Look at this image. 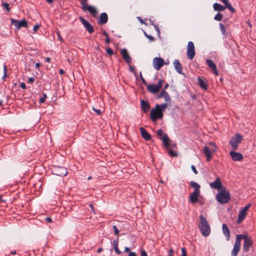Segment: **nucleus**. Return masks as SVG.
I'll return each instance as SVG.
<instances>
[{
    "label": "nucleus",
    "mask_w": 256,
    "mask_h": 256,
    "mask_svg": "<svg viewBox=\"0 0 256 256\" xmlns=\"http://www.w3.org/2000/svg\"><path fill=\"white\" fill-rule=\"evenodd\" d=\"M199 219L200 222L198 228L202 232V234L204 236H207L210 232V226L204 215H200Z\"/></svg>",
    "instance_id": "1"
},
{
    "label": "nucleus",
    "mask_w": 256,
    "mask_h": 256,
    "mask_svg": "<svg viewBox=\"0 0 256 256\" xmlns=\"http://www.w3.org/2000/svg\"><path fill=\"white\" fill-rule=\"evenodd\" d=\"M230 194L225 187L222 188L216 194V198L218 202L222 204H226L230 200Z\"/></svg>",
    "instance_id": "2"
},
{
    "label": "nucleus",
    "mask_w": 256,
    "mask_h": 256,
    "mask_svg": "<svg viewBox=\"0 0 256 256\" xmlns=\"http://www.w3.org/2000/svg\"><path fill=\"white\" fill-rule=\"evenodd\" d=\"M158 108L159 104H156L155 108L150 110V118L153 122H156L158 119H162L163 118V112H162L161 110H159Z\"/></svg>",
    "instance_id": "3"
},
{
    "label": "nucleus",
    "mask_w": 256,
    "mask_h": 256,
    "mask_svg": "<svg viewBox=\"0 0 256 256\" xmlns=\"http://www.w3.org/2000/svg\"><path fill=\"white\" fill-rule=\"evenodd\" d=\"M212 146L211 148L206 146L203 148L202 152L206 158L207 162H210L211 160L213 154L216 152V150L217 147L216 145Z\"/></svg>",
    "instance_id": "4"
},
{
    "label": "nucleus",
    "mask_w": 256,
    "mask_h": 256,
    "mask_svg": "<svg viewBox=\"0 0 256 256\" xmlns=\"http://www.w3.org/2000/svg\"><path fill=\"white\" fill-rule=\"evenodd\" d=\"M163 82L164 80L162 79H160L158 80L157 84H148L146 86L147 90L152 94H156L159 92L160 88L162 86Z\"/></svg>",
    "instance_id": "5"
},
{
    "label": "nucleus",
    "mask_w": 256,
    "mask_h": 256,
    "mask_svg": "<svg viewBox=\"0 0 256 256\" xmlns=\"http://www.w3.org/2000/svg\"><path fill=\"white\" fill-rule=\"evenodd\" d=\"M11 24L14 25L16 27V29L18 30L22 28H28V24L26 20H18L14 18H10Z\"/></svg>",
    "instance_id": "6"
},
{
    "label": "nucleus",
    "mask_w": 256,
    "mask_h": 256,
    "mask_svg": "<svg viewBox=\"0 0 256 256\" xmlns=\"http://www.w3.org/2000/svg\"><path fill=\"white\" fill-rule=\"evenodd\" d=\"M81 4L82 6V9L84 12L88 11L92 16H96L98 11L94 6L88 5L84 2H82Z\"/></svg>",
    "instance_id": "7"
},
{
    "label": "nucleus",
    "mask_w": 256,
    "mask_h": 256,
    "mask_svg": "<svg viewBox=\"0 0 256 256\" xmlns=\"http://www.w3.org/2000/svg\"><path fill=\"white\" fill-rule=\"evenodd\" d=\"M156 135L158 138L162 140V144H170L171 142L167 134L161 129L158 130L156 132Z\"/></svg>",
    "instance_id": "8"
},
{
    "label": "nucleus",
    "mask_w": 256,
    "mask_h": 256,
    "mask_svg": "<svg viewBox=\"0 0 256 256\" xmlns=\"http://www.w3.org/2000/svg\"><path fill=\"white\" fill-rule=\"evenodd\" d=\"M196 54L194 44L192 42H189L188 44L186 54L190 60L194 58Z\"/></svg>",
    "instance_id": "9"
},
{
    "label": "nucleus",
    "mask_w": 256,
    "mask_h": 256,
    "mask_svg": "<svg viewBox=\"0 0 256 256\" xmlns=\"http://www.w3.org/2000/svg\"><path fill=\"white\" fill-rule=\"evenodd\" d=\"M52 172L54 174L60 176H65L68 174L66 168L63 166H58L55 168Z\"/></svg>",
    "instance_id": "10"
},
{
    "label": "nucleus",
    "mask_w": 256,
    "mask_h": 256,
    "mask_svg": "<svg viewBox=\"0 0 256 256\" xmlns=\"http://www.w3.org/2000/svg\"><path fill=\"white\" fill-rule=\"evenodd\" d=\"M164 60L161 58H155L153 60L152 64L155 69L158 70L164 65Z\"/></svg>",
    "instance_id": "11"
},
{
    "label": "nucleus",
    "mask_w": 256,
    "mask_h": 256,
    "mask_svg": "<svg viewBox=\"0 0 256 256\" xmlns=\"http://www.w3.org/2000/svg\"><path fill=\"white\" fill-rule=\"evenodd\" d=\"M79 19L84 26L86 30L89 33L92 34L94 32V28L93 26L86 20L82 16H80Z\"/></svg>",
    "instance_id": "12"
},
{
    "label": "nucleus",
    "mask_w": 256,
    "mask_h": 256,
    "mask_svg": "<svg viewBox=\"0 0 256 256\" xmlns=\"http://www.w3.org/2000/svg\"><path fill=\"white\" fill-rule=\"evenodd\" d=\"M210 186L212 188L218 190H221L224 187L219 178H217L214 182L210 183Z\"/></svg>",
    "instance_id": "13"
},
{
    "label": "nucleus",
    "mask_w": 256,
    "mask_h": 256,
    "mask_svg": "<svg viewBox=\"0 0 256 256\" xmlns=\"http://www.w3.org/2000/svg\"><path fill=\"white\" fill-rule=\"evenodd\" d=\"M253 242L252 239L248 238V236L244 240V243L243 244V250L244 252H247L249 250L250 248L252 246Z\"/></svg>",
    "instance_id": "14"
},
{
    "label": "nucleus",
    "mask_w": 256,
    "mask_h": 256,
    "mask_svg": "<svg viewBox=\"0 0 256 256\" xmlns=\"http://www.w3.org/2000/svg\"><path fill=\"white\" fill-rule=\"evenodd\" d=\"M200 192L194 191L189 196V201L192 204H196L199 202L198 197L200 196Z\"/></svg>",
    "instance_id": "15"
},
{
    "label": "nucleus",
    "mask_w": 256,
    "mask_h": 256,
    "mask_svg": "<svg viewBox=\"0 0 256 256\" xmlns=\"http://www.w3.org/2000/svg\"><path fill=\"white\" fill-rule=\"evenodd\" d=\"M230 155L234 161H242L244 159L242 154L234 150H231L230 152Z\"/></svg>",
    "instance_id": "16"
},
{
    "label": "nucleus",
    "mask_w": 256,
    "mask_h": 256,
    "mask_svg": "<svg viewBox=\"0 0 256 256\" xmlns=\"http://www.w3.org/2000/svg\"><path fill=\"white\" fill-rule=\"evenodd\" d=\"M243 139L242 136L238 133H236L234 136H232L230 140V144H238L242 142Z\"/></svg>",
    "instance_id": "17"
},
{
    "label": "nucleus",
    "mask_w": 256,
    "mask_h": 256,
    "mask_svg": "<svg viewBox=\"0 0 256 256\" xmlns=\"http://www.w3.org/2000/svg\"><path fill=\"white\" fill-rule=\"evenodd\" d=\"M164 149L167 151L168 155L172 157H176L178 154L176 152L173 150L171 146H176V145H164Z\"/></svg>",
    "instance_id": "18"
},
{
    "label": "nucleus",
    "mask_w": 256,
    "mask_h": 256,
    "mask_svg": "<svg viewBox=\"0 0 256 256\" xmlns=\"http://www.w3.org/2000/svg\"><path fill=\"white\" fill-rule=\"evenodd\" d=\"M206 62L208 66L212 70L214 74L216 76H218V73L217 70L216 66V64H214L213 61L212 60H211L207 59L206 60Z\"/></svg>",
    "instance_id": "19"
},
{
    "label": "nucleus",
    "mask_w": 256,
    "mask_h": 256,
    "mask_svg": "<svg viewBox=\"0 0 256 256\" xmlns=\"http://www.w3.org/2000/svg\"><path fill=\"white\" fill-rule=\"evenodd\" d=\"M120 54L122 55V58L128 64H130L132 62V58L128 54V51L126 49L121 50Z\"/></svg>",
    "instance_id": "20"
},
{
    "label": "nucleus",
    "mask_w": 256,
    "mask_h": 256,
    "mask_svg": "<svg viewBox=\"0 0 256 256\" xmlns=\"http://www.w3.org/2000/svg\"><path fill=\"white\" fill-rule=\"evenodd\" d=\"M222 230L224 234L226 237V239L227 240H230V230L226 224H223L222 225Z\"/></svg>",
    "instance_id": "21"
},
{
    "label": "nucleus",
    "mask_w": 256,
    "mask_h": 256,
    "mask_svg": "<svg viewBox=\"0 0 256 256\" xmlns=\"http://www.w3.org/2000/svg\"><path fill=\"white\" fill-rule=\"evenodd\" d=\"M141 108L144 112H147L150 108L149 103L144 100H140Z\"/></svg>",
    "instance_id": "22"
},
{
    "label": "nucleus",
    "mask_w": 256,
    "mask_h": 256,
    "mask_svg": "<svg viewBox=\"0 0 256 256\" xmlns=\"http://www.w3.org/2000/svg\"><path fill=\"white\" fill-rule=\"evenodd\" d=\"M142 137L146 140H150L151 138V136L148 132L144 128L140 127V128Z\"/></svg>",
    "instance_id": "23"
},
{
    "label": "nucleus",
    "mask_w": 256,
    "mask_h": 256,
    "mask_svg": "<svg viewBox=\"0 0 256 256\" xmlns=\"http://www.w3.org/2000/svg\"><path fill=\"white\" fill-rule=\"evenodd\" d=\"M174 64L176 72L180 74H182V67L180 61L178 60H175L174 61Z\"/></svg>",
    "instance_id": "24"
},
{
    "label": "nucleus",
    "mask_w": 256,
    "mask_h": 256,
    "mask_svg": "<svg viewBox=\"0 0 256 256\" xmlns=\"http://www.w3.org/2000/svg\"><path fill=\"white\" fill-rule=\"evenodd\" d=\"M108 18L107 14L105 12H103L100 15L98 23L101 24H105L108 21Z\"/></svg>",
    "instance_id": "25"
},
{
    "label": "nucleus",
    "mask_w": 256,
    "mask_h": 256,
    "mask_svg": "<svg viewBox=\"0 0 256 256\" xmlns=\"http://www.w3.org/2000/svg\"><path fill=\"white\" fill-rule=\"evenodd\" d=\"M246 215V212L240 210L239 212L238 218L237 220V223L240 224L245 218Z\"/></svg>",
    "instance_id": "26"
},
{
    "label": "nucleus",
    "mask_w": 256,
    "mask_h": 256,
    "mask_svg": "<svg viewBox=\"0 0 256 256\" xmlns=\"http://www.w3.org/2000/svg\"><path fill=\"white\" fill-rule=\"evenodd\" d=\"M247 235L237 234L236 236V240L234 244L241 246L240 241L242 239L244 240L246 238Z\"/></svg>",
    "instance_id": "27"
},
{
    "label": "nucleus",
    "mask_w": 256,
    "mask_h": 256,
    "mask_svg": "<svg viewBox=\"0 0 256 256\" xmlns=\"http://www.w3.org/2000/svg\"><path fill=\"white\" fill-rule=\"evenodd\" d=\"M232 12L234 13L236 12L235 9L231 6L228 0H220Z\"/></svg>",
    "instance_id": "28"
},
{
    "label": "nucleus",
    "mask_w": 256,
    "mask_h": 256,
    "mask_svg": "<svg viewBox=\"0 0 256 256\" xmlns=\"http://www.w3.org/2000/svg\"><path fill=\"white\" fill-rule=\"evenodd\" d=\"M198 82L199 86H200V87L202 88L204 90H206L208 89V83L206 82V81L202 80L200 78H198Z\"/></svg>",
    "instance_id": "29"
},
{
    "label": "nucleus",
    "mask_w": 256,
    "mask_h": 256,
    "mask_svg": "<svg viewBox=\"0 0 256 256\" xmlns=\"http://www.w3.org/2000/svg\"><path fill=\"white\" fill-rule=\"evenodd\" d=\"M240 246L234 244V248L232 251V256H237L239 251L240 250Z\"/></svg>",
    "instance_id": "30"
},
{
    "label": "nucleus",
    "mask_w": 256,
    "mask_h": 256,
    "mask_svg": "<svg viewBox=\"0 0 256 256\" xmlns=\"http://www.w3.org/2000/svg\"><path fill=\"white\" fill-rule=\"evenodd\" d=\"M213 8L215 10L218 12L224 11L225 10V8H226V6H224L218 3H214L213 5Z\"/></svg>",
    "instance_id": "31"
},
{
    "label": "nucleus",
    "mask_w": 256,
    "mask_h": 256,
    "mask_svg": "<svg viewBox=\"0 0 256 256\" xmlns=\"http://www.w3.org/2000/svg\"><path fill=\"white\" fill-rule=\"evenodd\" d=\"M190 186L192 188H194V192H200V186L197 182H196L194 181H191L190 182Z\"/></svg>",
    "instance_id": "32"
},
{
    "label": "nucleus",
    "mask_w": 256,
    "mask_h": 256,
    "mask_svg": "<svg viewBox=\"0 0 256 256\" xmlns=\"http://www.w3.org/2000/svg\"><path fill=\"white\" fill-rule=\"evenodd\" d=\"M118 238H117L116 240H115L113 241V246L114 247V250L118 254H121V252L119 250L118 248Z\"/></svg>",
    "instance_id": "33"
},
{
    "label": "nucleus",
    "mask_w": 256,
    "mask_h": 256,
    "mask_svg": "<svg viewBox=\"0 0 256 256\" xmlns=\"http://www.w3.org/2000/svg\"><path fill=\"white\" fill-rule=\"evenodd\" d=\"M102 34L104 36H106V38L104 40L105 42L108 44H110V39L109 38L108 33L104 30L102 32Z\"/></svg>",
    "instance_id": "34"
},
{
    "label": "nucleus",
    "mask_w": 256,
    "mask_h": 256,
    "mask_svg": "<svg viewBox=\"0 0 256 256\" xmlns=\"http://www.w3.org/2000/svg\"><path fill=\"white\" fill-rule=\"evenodd\" d=\"M164 100L166 102H170V97L168 94L164 90Z\"/></svg>",
    "instance_id": "35"
},
{
    "label": "nucleus",
    "mask_w": 256,
    "mask_h": 256,
    "mask_svg": "<svg viewBox=\"0 0 256 256\" xmlns=\"http://www.w3.org/2000/svg\"><path fill=\"white\" fill-rule=\"evenodd\" d=\"M222 14L218 12L215 16L214 19L217 21H220L222 20Z\"/></svg>",
    "instance_id": "36"
},
{
    "label": "nucleus",
    "mask_w": 256,
    "mask_h": 256,
    "mask_svg": "<svg viewBox=\"0 0 256 256\" xmlns=\"http://www.w3.org/2000/svg\"><path fill=\"white\" fill-rule=\"evenodd\" d=\"M168 106V104H162L160 105H159V110H161L162 112H163V111Z\"/></svg>",
    "instance_id": "37"
},
{
    "label": "nucleus",
    "mask_w": 256,
    "mask_h": 256,
    "mask_svg": "<svg viewBox=\"0 0 256 256\" xmlns=\"http://www.w3.org/2000/svg\"><path fill=\"white\" fill-rule=\"evenodd\" d=\"M113 230L114 231V234L118 236L119 235V232L120 230H118V228L116 226H113Z\"/></svg>",
    "instance_id": "38"
},
{
    "label": "nucleus",
    "mask_w": 256,
    "mask_h": 256,
    "mask_svg": "<svg viewBox=\"0 0 256 256\" xmlns=\"http://www.w3.org/2000/svg\"><path fill=\"white\" fill-rule=\"evenodd\" d=\"M47 98V96L46 94H43V96L41 97L40 99V103H44V101L46 100V98Z\"/></svg>",
    "instance_id": "39"
},
{
    "label": "nucleus",
    "mask_w": 256,
    "mask_h": 256,
    "mask_svg": "<svg viewBox=\"0 0 256 256\" xmlns=\"http://www.w3.org/2000/svg\"><path fill=\"white\" fill-rule=\"evenodd\" d=\"M220 25V30H221V32L222 34H225V27L224 26L223 24L220 23L219 24Z\"/></svg>",
    "instance_id": "40"
},
{
    "label": "nucleus",
    "mask_w": 256,
    "mask_h": 256,
    "mask_svg": "<svg viewBox=\"0 0 256 256\" xmlns=\"http://www.w3.org/2000/svg\"><path fill=\"white\" fill-rule=\"evenodd\" d=\"M106 52L110 56H112V49L108 47L106 48Z\"/></svg>",
    "instance_id": "41"
},
{
    "label": "nucleus",
    "mask_w": 256,
    "mask_h": 256,
    "mask_svg": "<svg viewBox=\"0 0 256 256\" xmlns=\"http://www.w3.org/2000/svg\"><path fill=\"white\" fill-rule=\"evenodd\" d=\"M6 70H7V68H6V65L4 66V76H3V77L2 78L4 79L6 76H7V74H6Z\"/></svg>",
    "instance_id": "42"
},
{
    "label": "nucleus",
    "mask_w": 256,
    "mask_h": 256,
    "mask_svg": "<svg viewBox=\"0 0 256 256\" xmlns=\"http://www.w3.org/2000/svg\"><path fill=\"white\" fill-rule=\"evenodd\" d=\"M2 6L6 8V9L8 11H10V8H9V4L6 2H3Z\"/></svg>",
    "instance_id": "43"
},
{
    "label": "nucleus",
    "mask_w": 256,
    "mask_h": 256,
    "mask_svg": "<svg viewBox=\"0 0 256 256\" xmlns=\"http://www.w3.org/2000/svg\"><path fill=\"white\" fill-rule=\"evenodd\" d=\"M56 34H57V36H58V39L61 42H62L64 40L63 38H62V37L61 36V35H60V32L59 31H57L56 32Z\"/></svg>",
    "instance_id": "44"
},
{
    "label": "nucleus",
    "mask_w": 256,
    "mask_h": 256,
    "mask_svg": "<svg viewBox=\"0 0 256 256\" xmlns=\"http://www.w3.org/2000/svg\"><path fill=\"white\" fill-rule=\"evenodd\" d=\"M40 25L39 24H36L34 26L33 28V30L34 32H36L37 31V30L40 28Z\"/></svg>",
    "instance_id": "45"
},
{
    "label": "nucleus",
    "mask_w": 256,
    "mask_h": 256,
    "mask_svg": "<svg viewBox=\"0 0 256 256\" xmlns=\"http://www.w3.org/2000/svg\"><path fill=\"white\" fill-rule=\"evenodd\" d=\"M164 94V90H162L160 93L158 95L157 98L158 99H160V98H163Z\"/></svg>",
    "instance_id": "46"
},
{
    "label": "nucleus",
    "mask_w": 256,
    "mask_h": 256,
    "mask_svg": "<svg viewBox=\"0 0 256 256\" xmlns=\"http://www.w3.org/2000/svg\"><path fill=\"white\" fill-rule=\"evenodd\" d=\"M182 256H186V250L185 248H182Z\"/></svg>",
    "instance_id": "47"
},
{
    "label": "nucleus",
    "mask_w": 256,
    "mask_h": 256,
    "mask_svg": "<svg viewBox=\"0 0 256 256\" xmlns=\"http://www.w3.org/2000/svg\"><path fill=\"white\" fill-rule=\"evenodd\" d=\"M250 206H251V204H248L247 206H244L242 210V211L246 212V211L248 210L250 208Z\"/></svg>",
    "instance_id": "48"
},
{
    "label": "nucleus",
    "mask_w": 256,
    "mask_h": 256,
    "mask_svg": "<svg viewBox=\"0 0 256 256\" xmlns=\"http://www.w3.org/2000/svg\"><path fill=\"white\" fill-rule=\"evenodd\" d=\"M191 169L196 174H198V170H196V166H194V165H192L191 166Z\"/></svg>",
    "instance_id": "49"
},
{
    "label": "nucleus",
    "mask_w": 256,
    "mask_h": 256,
    "mask_svg": "<svg viewBox=\"0 0 256 256\" xmlns=\"http://www.w3.org/2000/svg\"><path fill=\"white\" fill-rule=\"evenodd\" d=\"M92 110L94 111L98 115H100L101 114V110L99 109H97L94 108V107L92 108Z\"/></svg>",
    "instance_id": "50"
},
{
    "label": "nucleus",
    "mask_w": 256,
    "mask_h": 256,
    "mask_svg": "<svg viewBox=\"0 0 256 256\" xmlns=\"http://www.w3.org/2000/svg\"><path fill=\"white\" fill-rule=\"evenodd\" d=\"M140 78H141V80H142V84H143L144 85H145V86H147V85H148V84H147V82H146L145 80L143 78V77L142 76V75H140Z\"/></svg>",
    "instance_id": "51"
},
{
    "label": "nucleus",
    "mask_w": 256,
    "mask_h": 256,
    "mask_svg": "<svg viewBox=\"0 0 256 256\" xmlns=\"http://www.w3.org/2000/svg\"><path fill=\"white\" fill-rule=\"evenodd\" d=\"M35 79L34 78H28V82L29 83H32L34 82Z\"/></svg>",
    "instance_id": "52"
},
{
    "label": "nucleus",
    "mask_w": 256,
    "mask_h": 256,
    "mask_svg": "<svg viewBox=\"0 0 256 256\" xmlns=\"http://www.w3.org/2000/svg\"><path fill=\"white\" fill-rule=\"evenodd\" d=\"M45 220L46 222H52V218H50V217H47L45 218Z\"/></svg>",
    "instance_id": "53"
},
{
    "label": "nucleus",
    "mask_w": 256,
    "mask_h": 256,
    "mask_svg": "<svg viewBox=\"0 0 256 256\" xmlns=\"http://www.w3.org/2000/svg\"><path fill=\"white\" fill-rule=\"evenodd\" d=\"M141 256H148L146 252L144 250H142Z\"/></svg>",
    "instance_id": "54"
},
{
    "label": "nucleus",
    "mask_w": 256,
    "mask_h": 256,
    "mask_svg": "<svg viewBox=\"0 0 256 256\" xmlns=\"http://www.w3.org/2000/svg\"><path fill=\"white\" fill-rule=\"evenodd\" d=\"M174 250L172 248H170L168 251V256H172V252Z\"/></svg>",
    "instance_id": "55"
},
{
    "label": "nucleus",
    "mask_w": 256,
    "mask_h": 256,
    "mask_svg": "<svg viewBox=\"0 0 256 256\" xmlns=\"http://www.w3.org/2000/svg\"><path fill=\"white\" fill-rule=\"evenodd\" d=\"M129 70H130V72H134V68L132 66H129Z\"/></svg>",
    "instance_id": "56"
},
{
    "label": "nucleus",
    "mask_w": 256,
    "mask_h": 256,
    "mask_svg": "<svg viewBox=\"0 0 256 256\" xmlns=\"http://www.w3.org/2000/svg\"><path fill=\"white\" fill-rule=\"evenodd\" d=\"M20 87L22 89H26V86L24 83L22 82L20 84Z\"/></svg>",
    "instance_id": "57"
},
{
    "label": "nucleus",
    "mask_w": 256,
    "mask_h": 256,
    "mask_svg": "<svg viewBox=\"0 0 256 256\" xmlns=\"http://www.w3.org/2000/svg\"><path fill=\"white\" fill-rule=\"evenodd\" d=\"M136 254L135 252H130L129 254H128V256H136Z\"/></svg>",
    "instance_id": "58"
},
{
    "label": "nucleus",
    "mask_w": 256,
    "mask_h": 256,
    "mask_svg": "<svg viewBox=\"0 0 256 256\" xmlns=\"http://www.w3.org/2000/svg\"><path fill=\"white\" fill-rule=\"evenodd\" d=\"M145 35H146V36L148 38H149V39H150V40H154V38H153L152 36H148V35L146 34V33H145Z\"/></svg>",
    "instance_id": "59"
},
{
    "label": "nucleus",
    "mask_w": 256,
    "mask_h": 256,
    "mask_svg": "<svg viewBox=\"0 0 256 256\" xmlns=\"http://www.w3.org/2000/svg\"><path fill=\"white\" fill-rule=\"evenodd\" d=\"M90 208H92V212H94V213H96L95 211H94V206L92 204H90Z\"/></svg>",
    "instance_id": "60"
},
{
    "label": "nucleus",
    "mask_w": 256,
    "mask_h": 256,
    "mask_svg": "<svg viewBox=\"0 0 256 256\" xmlns=\"http://www.w3.org/2000/svg\"><path fill=\"white\" fill-rule=\"evenodd\" d=\"M232 147L234 150H236L238 147V145H232Z\"/></svg>",
    "instance_id": "61"
},
{
    "label": "nucleus",
    "mask_w": 256,
    "mask_h": 256,
    "mask_svg": "<svg viewBox=\"0 0 256 256\" xmlns=\"http://www.w3.org/2000/svg\"><path fill=\"white\" fill-rule=\"evenodd\" d=\"M59 73L60 74H63L64 73V71L62 69H60L59 70Z\"/></svg>",
    "instance_id": "62"
},
{
    "label": "nucleus",
    "mask_w": 256,
    "mask_h": 256,
    "mask_svg": "<svg viewBox=\"0 0 256 256\" xmlns=\"http://www.w3.org/2000/svg\"><path fill=\"white\" fill-rule=\"evenodd\" d=\"M168 83H166L164 86V88L163 90H164L166 91V89L168 88Z\"/></svg>",
    "instance_id": "63"
},
{
    "label": "nucleus",
    "mask_w": 256,
    "mask_h": 256,
    "mask_svg": "<svg viewBox=\"0 0 256 256\" xmlns=\"http://www.w3.org/2000/svg\"><path fill=\"white\" fill-rule=\"evenodd\" d=\"M45 0L46 1L50 4H52L54 2L53 0Z\"/></svg>",
    "instance_id": "64"
}]
</instances>
